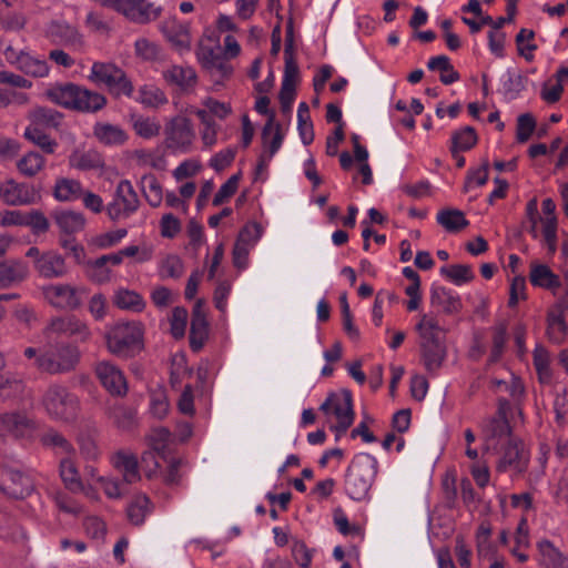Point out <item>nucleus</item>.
Returning <instances> with one entry per match:
<instances>
[{
    "mask_svg": "<svg viewBox=\"0 0 568 568\" xmlns=\"http://www.w3.org/2000/svg\"><path fill=\"white\" fill-rule=\"evenodd\" d=\"M134 50L136 57L144 61H153L160 54V47L155 42L145 38H141L135 41Z\"/></svg>",
    "mask_w": 568,
    "mask_h": 568,
    "instance_id": "e2e57ef3",
    "label": "nucleus"
},
{
    "mask_svg": "<svg viewBox=\"0 0 568 568\" xmlns=\"http://www.w3.org/2000/svg\"><path fill=\"white\" fill-rule=\"evenodd\" d=\"M452 152L455 155L458 151H467L471 149L477 142V134L473 126H465L463 130L457 131L452 138Z\"/></svg>",
    "mask_w": 568,
    "mask_h": 568,
    "instance_id": "3c124183",
    "label": "nucleus"
},
{
    "mask_svg": "<svg viewBox=\"0 0 568 568\" xmlns=\"http://www.w3.org/2000/svg\"><path fill=\"white\" fill-rule=\"evenodd\" d=\"M534 366L539 381L541 383H549L552 376L550 369V355L541 345H537L534 349Z\"/></svg>",
    "mask_w": 568,
    "mask_h": 568,
    "instance_id": "c03bdc74",
    "label": "nucleus"
},
{
    "mask_svg": "<svg viewBox=\"0 0 568 568\" xmlns=\"http://www.w3.org/2000/svg\"><path fill=\"white\" fill-rule=\"evenodd\" d=\"M79 288L69 284H50L43 287L44 298L54 307L62 310H75L81 305V293Z\"/></svg>",
    "mask_w": 568,
    "mask_h": 568,
    "instance_id": "6e6552de",
    "label": "nucleus"
},
{
    "mask_svg": "<svg viewBox=\"0 0 568 568\" xmlns=\"http://www.w3.org/2000/svg\"><path fill=\"white\" fill-rule=\"evenodd\" d=\"M73 457L74 456L61 457L59 467L60 477L67 489H69L72 493H80L84 490V485L81 480Z\"/></svg>",
    "mask_w": 568,
    "mask_h": 568,
    "instance_id": "c85d7f7f",
    "label": "nucleus"
},
{
    "mask_svg": "<svg viewBox=\"0 0 568 568\" xmlns=\"http://www.w3.org/2000/svg\"><path fill=\"white\" fill-rule=\"evenodd\" d=\"M419 335L422 359L427 371L439 369L446 357V345L440 337L442 328L436 317L432 314H423L416 324Z\"/></svg>",
    "mask_w": 568,
    "mask_h": 568,
    "instance_id": "f257e3e1",
    "label": "nucleus"
},
{
    "mask_svg": "<svg viewBox=\"0 0 568 568\" xmlns=\"http://www.w3.org/2000/svg\"><path fill=\"white\" fill-rule=\"evenodd\" d=\"M52 217L60 232L65 235H71L82 231L87 222L81 212L72 210L54 211Z\"/></svg>",
    "mask_w": 568,
    "mask_h": 568,
    "instance_id": "393cba45",
    "label": "nucleus"
},
{
    "mask_svg": "<svg viewBox=\"0 0 568 568\" xmlns=\"http://www.w3.org/2000/svg\"><path fill=\"white\" fill-rule=\"evenodd\" d=\"M81 352L70 343H58L42 353L36 368L49 374H63L73 371L79 364Z\"/></svg>",
    "mask_w": 568,
    "mask_h": 568,
    "instance_id": "20e7f679",
    "label": "nucleus"
},
{
    "mask_svg": "<svg viewBox=\"0 0 568 568\" xmlns=\"http://www.w3.org/2000/svg\"><path fill=\"white\" fill-rule=\"evenodd\" d=\"M34 270L48 280L63 277L68 273L63 256L54 251L43 252L41 258L34 261Z\"/></svg>",
    "mask_w": 568,
    "mask_h": 568,
    "instance_id": "a211bd4d",
    "label": "nucleus"
},
{
    "mask_svg": "<svg viewBox=\"0 0 568 568\" xmlns=\"http://www.w3.org/2000/svg\"><path fill=\"white\" fill-rule=\"evenodd\" d=\"M538 549L541 561L547 568H568V559L550 541L541 540L538 542Z\"/></svg>",
    "mask_w": 568,
    "mask_h": 568,
    "instance_id": "4c0bfd02",
    "label": "nucleus"
},
{
    "mask_svg": "<svg viewBox=\"0 0 568 568\" xmlns=\"http://www.w3.org/2000/svg\"><path fill=\"white\" fill-rule=\"evenodd\" d=\"M18 172L26 178H33L45 166V159L38 152L30 151L16 163Z\"/></svg>",
    "mask_w": 568,
    "mask_h": 568,
    "instance_id": "c9c22d12",
    "label": "nucleus"
},
{
    "mask_svg": "<svg viewBox=\"0 0 568 568\" xmlns=\"http://www.w3.org/2000/svg\"><path fill=\"white\" fill-rule=\"evenodd\" d=\"M547 323L548 338L555 344L562 343L567 334V325L564 317L560 314L549 313Z\"/></svg>",
    "mask_w": 568,
    "mask_h": 568,
    "instance_id": "603ef678",
    "label": "nucleus"
},
{
    "mask_svg": "<svg viewBox=\"0 0 568 568\" xmlns=\"http://www.w3.org/2000/svg\"><path fill=\"white\" fill-rule=\"evenodd\" d=\"M162 8L148 0H133L123 16L133 22L146 23L160 17Z\"/></svg>",
    "mask_w": 568,
    "mask_h": 568,
    "instance_id": "412c9836",
    "label": "nucleus"
},
{
    "mask_svg": "<svg viewBox=\"0 0 568 568\" xmlns=\"http://www.w3.org/2000/svg\"><path fill=\"white\" fill-rule=\"evenodd\" d=\"M0 488L12 498H23L30 494L32 484L19 468L3 464Z\"/></svg>",
    "mask_w": 568,
    "mask_h": 568,
    "instance_id": "9b49d317",
    "label": "nucleus"
},
{
    "mask_svg": "<svg viewBox=\"0 0 568 568\" xmlns=\"http://www.w3.org/2000/svg\"><path fill=\"white\" fill-rule=\"evenodd\" d=\"M105 104L106 98L103 94L78 85L73 110L94 113L103 109Z\"/></svg>",
    "mask_w": 568,
    "mask_h": 568,
    "instance_id": "cd10ccee",
    "label": "nucleus"
},
{
    "mask_svg": "<svg viewBox=\"0 0 568 568\" xmlns=\"http://www.w3.org/2000/svg\"><path fill=\"white\" fill-rule=\"evenodd\" d=\"M132 129L142 139H153L161 132V123L156 118L132 114L130 116Z\"/></svg>",
    "mask_w": 568,
    "mask_h": 568,
    "instance_id": "473e14b6",
    "label": "nucleus"
},
{
    "mask_svg": "<svg viewBox=\"0 0 568 568\" xmlns=\"http://www.w3.org/2000/svg\"><path fill=\"white\" fill-rule=\"evenodd\" d=\"M430 304L439 307L445 314H456L462 310V301L459 296L454 295L445 287H435L430 293Z\"/></svg>",
    "mask_w": 568,
    "mask_h": 568,
    "instance_id": "c756f323",
    "label": "nucleus"
},
{
    "mask_svg": "<svg viewBox=\"0 0 568 568\" xmlns=\"http://www.w3.org/2000/svg\"><path fill=\"white\" fill-rule=\"evenodd\" d=\"M31 229L36 235L44 234L50 229V222L47 216L39 210L27 212L26 225Z\"/></svg>",
    "mask_w": 568,
    "mask_h": 568,
    "instance_id": "13d9d810",
    "label": "nucleus"
},
{
    "mask_svg": "<svg viewBox=\"0 0 568 568\" xmlns=\"http://www.w3.org/2000/svg\"><path fill=\"white\" fill-rule=\"evenodd\" d=\"M79 181L68 178H59L53 187V196L60 202H72L79 200L83 193Z\"/></svg>",
    "mask_w": 568,
    "mask_h": 568,
    "instance_id": "2f4dec72",
    "label": "nucleus"
},
{
    "mask_svg": "<svg viewBox=\"0 0 568 568\" xmlns=\"http://www.w3.org/2000/svg\"><path fill=\"white\" fill-rule=\"evenodd\" d=\"M140 203L132 183L121 180L115 186L112 201L105 206V212L111 221L125 220L139 210Z\"/></svg>",
    "mask_w": 568,
    "mask_h": 568,
    "instance_id": "423d86ee",
    "label": "nucleus"
},
{
    "mask_svg": "<svg viewBox=\"0 0 568 568\" xmlns=\"http://www.w3.org/2000/svg\"><path fill=\"white\" fill-rule=\"evenodd\" d=\"M71 166L82 170H97L103 166V161L99 153L94 151H88L84 153H73L70 156Z\"/></svg>",
    "mask_w": 568,
    "mask_h": 568,
    "instance_id": "49530a36",
    "label": "nucleus"
},
{
    "mask_svg": "<svg viewBox=\"0 0 568 568\" xmlns=\"http://www.w3.org/2000/svg\"><path fill=\"white\" fill-rule=\"evenodd\" d=\"M138 101L145 108L158 109L168 103V98L163 90L154 85H143L139 90Z\"/></svg>",
    "mask_w": 568,
    "mask_h": 568,
    "instance_id": "79ce46f5",
    "label": "nucleus"
},
{
    "mask_svg": "<svg viewBox=\"0 0 568 568\" xmlns=\"http://www.w3.org/2000/svg\"><path fill=\"white\" fill-rule=\"evenodd\" d=\"M42 406L53 420L71 424L79 414V398L65 386L50 385L42 396Z\"/></svg>",
    "mask_w": 568,
    "mask_h": 568,
    "instance_id": "f03ea898",
    "label": "nucleus"
},
{
    "mask_svg": "<svg viewBox=\"0 0 568 568\" xmlns=\"http://www.w3.org/2000/svg\"><path fill=\"white\" fill-rule=\"evenodd\" d=\"M516 14V7L514 3L507 4V17H501L494 20L490 16L483 17L480 21L463 17L462 20L470 29L471 33H477L484 26H490L495 30L501 29L505 23L511 22Z\"/></svg>",
    "mask_w": 568,
    "mask_h": 568,
    "instance_id": "72a5a7b5",
    "label": "nucleus"
},
{
    "mask_svg": "<svg viewBox=\"0 0 568 568\" xmlns=\"http://www.w3.org/2000/svg\"><path fill=\"white\" fill-rule=\"evenodd\" d=\"M140 187L146 202L152 207L161 205L163 200V189L154 174H144L140 180Z\"/></svg>",
    "mask_w": 568,
    "mask_h": 568,
    "instance_id": "e433bc0d",
    "label": "nucleus"
},
{
    "mask_svg": "<svg viewBox=\"0 0 568 568\" xmlns=\"http://www.w3.org/2000/svg\"><path fill=\"white\" fill-rule=\"evenodd\" d=\"M114 304L122 310L140 312L144 307L143 298L134 291L119 290L114 295Z\"/></svg>",
    "mask_w": 568,
    "mask_h": 568,
    "instance_id": "de8ad7c7",
    "label": "nucleus"
},
{
    "mask_svg": "<svg viewBox=\"0 0 568 568\" xmlns=\"http://www.w3.org/2000/svg\"><path fill=\"white\" fill-rule=\"evenodd\" d=\"M97 481L101 485L104 494L112 499L122 498L126 494L124 483L109 477H98Z\"/></svg>",
    "mask_w": 568,
    "mask_h": 568,
    "instance_id": "69168bd1",
    "label": "nucleus"
},
{
    "mask_svg": "<svg viewBox=\"0 0 568 568\" xmlns=\"http://www.w3.org/2000/svg\"><path fill=\"white\" fill-rule=\"evenodd\" d=\"M437 222L449 232H458L468 225L464 213L456 209L440 211L437 214Z\"/></svg>",
    "mask_w": 568,
    "mask_h": 568,
    "instance_id": "a19ab883",
    "label": "nucleus"
},
{
    "mask_svg": "<svg viewBox=\"0 0 568 568\" xmlns=\"http://www.w3.org/2000/svg\"><path fill=\"white\" fill-rule=\"evenodd\" d=\"M40 442L44 447L52 449L57 455L62 457L75 455V449L72 444L55 429H48L41 436Z\"/></svg>",
    "mask_w": 568,
    "mask_h": 568,
    "instance_id": "7c9ffc66",
    "label": "nucleus"
},
{
    "mask_svg": "<svg viewBox=\"0 0 568 568\" xmlns=\"http://www.w3.org/2000/svg\"><path fill=\"white\" fill-rule=\"evenodd\" d=\"M78 85L72 83L60 84L52 87L45 91V97L64 108L74 109V99L77 94Z\"/></svg>",
    "mask_w": 568,
    "mask_h": 568,
    "instance_id": "f704fd0d",
    "label": "nucleus"
},
{
    "mask_svg": "<svg viewBox=\"0 0 568 568\" xmlns=\"http://www.w3.org/2000/svg\"><path fill=\"white\" fill-rule=\"evenodd\" d=\"M53 500L59 510L78 516L82 513V506L72 497L62 491H57L53 495Z\"/></svg>",
    "mask_w": 568,
    "mask_h": 568,
    "instance_id": "0e129e2a",
    "label": "nucleus"
},
{
    "mask_svg": "<svg viewBox=\"0 0 568 568\" xmlns=\"http://www.w3.org/2000/svg\"><path fill=\"white\" fill-rule=\"evenodd\" d=\"M142 337L143 331L139 323H119L106 332V347L113 355L129 358L142 349Z\"/></svg>",
    "mask_w": 568,
    "mask_h": 568,
    "instance_id": "7ed1b4c3",
    "label": "nucleus"
},
{
    "mask_svg": "<svg viewBox=\"0 0 568 568\" xmlns=\"http://www.w3.org/2000/svg\"><path fill=\"white\" fill-rule=\"evenodd\" d=\"M528 456L526 454L523 442L510 440L504 450V455L498 463V470H506L507 467H514L521 471L527 465Z\"/></svg>",
    "mask_w": 568,
    "mask_h": 568,
    "instance_id": "4be33fe9",
    "label": "nucleus"
},
{
    "mask_svg": "<svg viewBox=\"0 0 568 568\" xmlns=\"http://www.w3.org/2000/svg\"><path fill=\"white\" fill-rule=\"evenodd\" d=\"M485 432L488 437H503L509 434L510 427L506 415L501 409L498 410L497 415L490 419L486 426Z\"/></svg>",
    "mask_w": 568,
    "mask_h": 568,
    "instance_id": "bf43d9fd",
    "label": "nucleus"
},
{
    "mask_svg": "<svg viewBox=\"0 0 568 568\" xmlns=\"http://www.w3.org/2000/svg\"><path fill=\"white\" fill-rule=\"evenodd\" d=\"M48 331L59 335L74 336L81 342H88L91 338L88 325L72 315L51 320Z\"/></svg>",
    "mask_w": 568,
    "mask_h": 568,
    "instance_id": "2eb2a0df",
    "label": "nucleus"
},
{
    "mask_svg": "<svg viewBox=\"0 0 568 568\" xmlns=\"http://www.w3.org/2000/svg\"><path fill=\"white\" fill-rule=\"evenodd\" d=\"M0 200L10 206L30 205L36 202V191L31 185L10 178L0 183Z\"/></svg>",
    "mask_w": 568,
    "mask_h": 568,
    "instance_id": "9d476101",
    "label": "nucleus"
},
{
    "mask_svg": "<svg viewBox=\"0 0 568 568\" xmlns=\"http://www.w3.org/2000/svg\"><path fill=\"white\" fill-rule=\"evenodd\" d=\"M151 500L146 495H136L126 508V515L130 523L135 526L142 525L146 515L151 511Z\"/></svg>",
    "mask_w": 568,
    "mask_h": 568,
    "instance_id": "58836bf2",
    "label": "nucleus"
},
{
    "mask_svg": "<svg viewBox=\"0 0 568 568\" xmlns=\"http://www.w3.org/2000/svg\"><path fill=\"white\" fill-rule=\"evenodd\" d=\"M297 122H298V132H300L302 142L305 145L311 144L314 140V131H313V123L311 121L310 109L305 102H302L298 105Z\"/></svg>",
    "mask_w": 568,
    "mask_h": 568,
    "instance_id": "09e8293b",
    "label": "nucleus"
},
{
    "mask_svg": "<svg viewBox=\"0 0 568 568\" xmlns=\"http://www.w3.org/2000/svg\"><path fill=\"white\" fill-rule=\"evenodd\" d=\"M97 378L112 396L123 397L128 393V382L123 372L114 364L103 361L94 368Z\"/></svg>",
    "mask_w": 568,
    "mask_h": 568,
    "instance_id": "1a4fd4ad",
    "label": "nucleus"
},
{
    "mask_svg": "<svg viewBox=\"0 0 568 568\" xmlns=\"http://www.w3.org/2000/svg\"><path fill=\"white\" fill-rule=\"evenodd\" d=\"M171 433L168 428L159 427L151 430L149 435V443L151 450L159 455H163L170 443Z\"/></svg>",
    "mask_w": 568,
    "mask_h": 568,
    "instance_id": "680f3d73",
    "label": "nucleus"
},
{
    "mask_svg": "<svg viewBox=\"0 0 568 568\" xmlns=\"http://www.w3.org/2000/svg\"><path fill=\"white\" fill-rule=\"evenodd\" d=\"M529 281L534 286L555 292L561 286L560 278L549 266L532 262L530 264Z\"/></svg>",
    "mask_w": 568,
    "mask_h": 568,
    "instance_id": "5701e85b",
    "label": "nucleus"
},
{
    "mask_svg": "<svg viewBox=\"0 0 568 568\" xmlns=\"http://www.w3.org/2000/svg\"><path fill=\"white\" fill-rule=\"evenodd\" d=\"M29 120L30 126L58 130L62 124L63 114L51 108L36 106L29 112Z\"/></svg>",
    "mask_w": 568,
    "mask_h": 568,
    "instance_id": "a878e982",
    "label": "nucleus"
},
{
    "mask_svg": "<svg viewBox=\"0 0 568 568\" xmlns=\"http://www.w3.org/2000/svg\"><path fill=\"white\" fill-rule=\"evenodd\" d=\"M111 462L113 467L122 475L124 484L130 485L141 479L139 462L134 454L121 450L113 455Z\"/></svg>",
    "mask_w": 568,
    "mask_h": 568,
    "instance_id": "aec40b11",
    "label": "nucleus"
},
{
    "mask_svg": "<svg viewBox=\"0 0 568 568\" xmlns=\"http://www.w3.org/2000/svg\"><path fill=\"white\" fill-rule=\"evenodd\" d=\"M240 176L232 175L217 191L213 199V205L219 206L232 197L239 187Z\"/></svg>",
    "mask_w": 568,
    "mask_h": 568,
    "instance_id": "338daca9",
    "label": "nucleus"
},
{
    "mask_svg": "<svg viewBox=\"0 0 568 568\" xmlns=\"http://www.w3.org/2000/svg\"><path fill=\"white\" fill-rule=\"evenodd\" d=\"M292 557L301 568H310L313 551L310 550L304 542L295 541L292 546Z\"/></svg>",
    "mask_w": 568,
    "mask_h": 568,
    "instance_id": "774afa93",
    "label": "nucleus"
},
{
    "mask_svg": "<svg viewBox=\"0 0 568 568\" xmlns=\"http://www.w3.org/2000/svg\"><path fill=\"white\" fill-rule=\"evenodd\" d=\"M284 134L280 123L275 122L274 113H270L268 120L262 130L263 161L271 160L283 143Z\"/></svg>",
    "mask_w": 568,
    "mask_h": 568,
    "instance_id": "6ab92c4d",
    "label": "nucleus"
},
{
    "mask_svg": "<svg viewBox=\"0 0 568 568\" xmlns=\"http://www.w3.org/2000/svg\"><path fill=\"white\" fill-rule=\"evenodd\" d=\"M164 135L168 149L186 152L194 139L191 121L182 115L171 118L164 125Z\"/></svg>",
    "mask_w": 568,
    "mask_h": 568,
    "instance_id": "0eeeda50",
    "label": "nucleus"
},
{
    "mask_svg": "<svg viewBox=\"0 0 568 568\" xmlns=\"http://www.w3.org/2000/svg\"><path fill=\"white\" fill-rule=\"evenodd\" d=\"M427 67L432 71H440V81L444 84H452L459 80V73L455 71L449 58L446 55H437L429 59Z\"/></svg>",
    "mask_w": 568,
    "mask_h": 568,
    "instance_id": "ea45409f",
    "label": "nucleus"
},
{
    "mask_svg": "<svg viewBox=\"0 0 568 568\" xmlns=\"http://www.w3.org/2000/svg\"><path fill=\"white\" fill-rule=\"evenodd\" d=\"M30 275L28 264L22 260L0 261V290H7L23 283Z\"/></svg>",
    "mask_w": 568,
    "mask_h": 568,
    "instance_id": "4468645a",
    "label": "nucleus"
},
{
    "mask_svg": "<svg viewBox=\"0 0 568 568\" xmlns=\"http://www.w3.org/2000/svg\"><path fill=\"white\" fill-rule=\"evenodd\" d=\"M48 33L52 41L59 44L73 48H80L82 45V37L77 28L65 22H52L49 26Z\"/></svg>",
    "mask_w": 568,
    "mask_h": 568,
    "instance_id": "bb28decb",
    "label": "nucleus"
},
{
    "mask_svg": "<svg viewBox=\"0 0 568 568\" xmlns=\"http://www.w3.org/2000/svg\"><path fill=\"white\" fill-rule=\"evenodd\" d=\"M94 138L102 144L114 146L123 145L128 139V133L116 124L98 122L93 126Z\"/></svg>",
    "mask_w": 568,
    "mask_h": 568,
    "instance_id": "b1692460",
    "label": "nucleus"
},
{
    "mask_svg": "<svg viewBox=\"0 0 568 568\" xmlns=\"http://www.w3.org/2000/svg\"><path fill=\"white\" fill-rule=\"evenodd\" d=\"M320 409L327 416H335L336 420L354 419L352 394L348 390L329 394Z\"/></svg>",
    "mask_w": 568,
    "mask_h": 568,
    "instance_id": "dca6fc26",
    "label": "nucleus"
},
{
    "mask_svg": "<svg viewBox=\"0 0 568 568\" xmlns=\"http://www.w3.org/2000/svg\"><path fill=\"white\" fill-rule=\"evenodd\" d=\"M162 77L182 94L194 92L197 85V74L190 65L172 64L162 71Z\"/></svg>",
    "mask_w": 568,
    "mask_h": 568,
    "instance_id": "f8f14e48",
    "label": "nucleus"
},
{
    "mask_svg": "<svg viewBox=\"0 0 568 568\" xmlns=\"http://www.w3.org/2000/svg\"><path fill=\"white\" fill-rule=\"evenodd\" d=\"M209 335V323L204 311V303L202 300L196 301L193 312L190 328V345L195 352L200 351L204 345Z\"/></svg>",
    "mask_w": 568,
    "mask_h": 568,
    "instance_id": "f3484780",
    "label": "nucleus"
},
{
    "mask_svg": "<svg viewBox=\"0 0 568 568\" xmlns=\"http://www.w3.org/2000/svg\"><path fill=\"white\" fill-rule=\"evenodd\" d=\"M534 38L535 32L525 28L520 29L516 36L518 53L523 55L527 61H531L534 59L532 52L537 49L536 44L530 43Z\"/></svg>",
    "mask_w": 568,
    "mask_h": 568,
    "instance_id": "5fc2aeb1",
    "label": "nucleus"
},
{
    "mask_svg": "<svg viewBox=\"0 0 568 568\" xmlns=\"http://www.w3.org/2000/svg\"><path fill=\"white\" fill-rule=\"evenodd\" d=\"M161 31L171 45L179 50L185 51L191 48V32L189 23L170 17L161 24Z\"/></svg>",
    "mask_w": 568,
    "mask_h": 568,
    "instance_id": "ddd939ff",
    "label": "nucleus"
},
{
    "mask_svg": "<svg viewBox=\"0 0 568 568\" xmlns=\"http://www.w3.org/2000/svg\"><path fill=\"white\" fill-rule=\"evenodd\" d=\"M346 487L355 499L361 498L369 487V480L361 477L356 464H353L346 474Z\"/></svg>",
    "mask_w": 568,
    "mask_h": 568,
    "instance_id": "a18cd8bd",
    "label": "nucleus"
},
{
    "mask_svg": "<svg viewBox=\"0 0 568 568\" xmlns=\"http://www.w3.org/2000/svg\"><path fill=\"white\" fill-rule=\"evenodd\" d=\"M89 79L95 84H103L109 92L119 98H130L133 93V84L125 72L113 63L94 62Z\"/></svg>",
    "mask_w": 568,
    "mask_h": 568,
    "instance_id": "39448f33",
    "label": "nucleus"
},
{
    "mask_svg": "<svg viewBox=\"0 0 568 568\" xmlns=\"http://www.w3.org/2000/svg\"><path fill=\"white\" fill-rule=\"evenodd\" d=\"M476 542L479 558H490L495 554V546L490 541V529L488 527L481 525L478 528Z\"/></svg>",
    "mask_w": 568,
    "mask_h": 568,
    "instance_id": "4d7b16f0",
    "label": "nucleus"
},
{
    "mask_svg": "<svg viewBox=\"0 0 568 568\" xmlns=\"http://www.w3.org/2000/svg\"><path fill=\"white\" fill-rule=\"evenodd\" d=\"M18 69L32 77H44L49 72L44 60L36 59L27 52L20 57Z\"/></svg>",
    "mask_w": 568,
    "mask_h": 568,
    "instance_id": "8fccbe9b",
    "label": "nucleus"
},
{
    "mask_svg": "<svg viewBox=\"0 0 568 568\" xmlns=\"http://www.w3.org/2000/svg\"><path fill=\"white\" fill-rule=\"evenodd\" d=\"M109 416L113 423L122 429H130L135 422V412L124 406H115L109 410Z\"/></svg>",
    "mask_w": 568,
    "mask_h": 568,
    "instance_id": "6e6d98bb",
    "label": "nucleus"
},
{
    "mask_svg": "<svg viewBox=\"0 0 568 568\" xmlns=\"http://www.w3.org/2000/svg\"><path fill=\"white\" fill-rule=\"evenodd\" d=\"M221 55L220 45L217 41L214 43H206L201 40L196 49V57L199 62L205 68L212 64V62Z\"/></svg>",
    "mask_w": 568,
    "mask_h": 568,
    "instance_id": "052dcab7",
    "label": "nucleus"
},
{
    "mask_svg": "<svg viewBox=\"0 0 568 568\" xmlns=\"http://www.w3.org/2000/svg\"><path fill=\"white\" fill-rule=\"evenodd\" d=\"M24 138L39 146L47 154L54 153L58 146L57 141L45 134L43 130L38 129V126L29 125L24 131Z\"/></svg>",
    "mask_w": 568,
    "mask_h": 568,
    "instance_id": "37998d69",
    "label": "nucleus"
},
{
    "mask_svg": "<svg viewBox=\"0 0 568 568\" xmlns=\"http://www.w3.org/2000/svg\"><path fill=\"white\" fill-rule=\"evenodd\" d=\"M440 273L449 278L457 285L463 283H468L473 281L474 273L469 265L466 264H455L450 266H444L440 268Z\"/></svg>",
    "mask_w": 568,
    "mask_h": 568,
    "instance_id": "864d4df0",
    "label": "nucleus"
}]
</instances>
